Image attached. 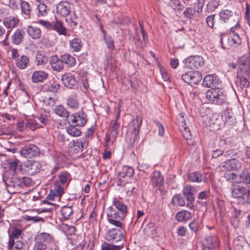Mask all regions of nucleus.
Segmentation results:
<instances>
[{
    "mask_svg": "<svg viewBox=\"0 0 250 250\" xmlns=\"http://www.w3.org/2000/svg\"><path fill=\"white\" fill-rule=\"evenodd\" d=\"M111 207H113V208L119 212L123 213L126 215L127 213V207L123 203L115 199L113 201V206Z\"/></svg>",
    "mask_w": 250,
    "mask_h": 250,
    "instance_id": "nucleus-32",
    "label": "nucleus"
},
{
    "mask_svg": "<svg viewBox=\"0 0 250 250\" xmlns=\"http://www.w3.org/2000/svg\"><path fill=\"white\" fill-rule=\"evenodd\" d=\"M220 0H210L206 4V11L208 12L214 11L220 5Z\"/></svg>",
    "mask_w": 250,
    "mask_h": 250,
    "instance_id": "nucleus-38",
    "label": "nucleus"
},
{
    "mask_svg": "<svg viewBox=\"0 0 250 250\" xmlns=\"http://www.w3.org/2000/svg\"><path fill=\"white\" fill-rule=\"evenodd\" d=\"M55 112L58 116L66 118L68 121L69 120V112L62 105L56 106L55 108Z\"/></svg>",
    "mask_w": 250,
    "mask_h": 250,
    "instance_id": "nucleus-36",
    "label": "nucleus"
},
{
    "mask_svg": "<svg viewBox=\"0 0 250 250\" xmlns=\"http://www.w3.org/2000/svg\"><path fill=\"white\" fill-rule=\"evenodd\" d=\"M25 32L23 29H17L12 36V42L15 44H19L23 39Z\"/></svg>",
    "mask_w": 250,
    "mask_h": 250,
    "instance_id": "nucleus-29",
    "label": "nucleus"
},
{
    "mask_svg": "<svg viewBox=\"0 0 250 250\" xmlns=\"http://www.w3.org/2000/svg\"><path fill=\"white\" fill-rule=\"evenodd\" d=\"M51 236L49 233L42 232L38 235L35 238L36 242H40V243H49L51 241Z\"/></svg>",
    "mask_w": 250,
    "mask_h": 250,
    "instance_id": "nucleus-39",
    "label": "nucleus"
},
{
    "mask_svg": "<svg viewBox=\"0 0 250 250\" xmlns=\"http://www.w3.org/2000/svg\"><path fill=\"white\" fill-rule=\"evenodd\" d=\"M62 81L63 84L69 88H76L78 83L75 78L70 74H64L62 77Z\"/></svg>",
    "mask_w": 250,
    "mask_h": 250,
    "instance_id": "nucleus-19",
    "label": "nucleus"
},
{
    "mask_svg": "<svg viewBox=\"0 0 250 250\" xmlns=\"http://www.w3.org/2000/svg\"><path fill=\"white\" fill-rule=\"evenodd\" d=\"M220 20L232 26L231 30L239 26L240 16L228 9L222 10L219 13Z\"/></svg>",
    "mask_w": 250,
    "mask_h": 250,
    "instance_id": "nucleus-1",
    "label": "nucleus"
},
{
    "mask_svg": "<svg viewBox=\"0 0 250 250\" xmlns=\"http://www.w3.org/2000/svg\"><path fill=\"white\" fill-rule=\"evenodd\" d=\"M182 78L185 83L192 85L197 84L202 77L199 71H189L182 75Z\"/></svg>",
    "mask_w": 250,
    "mask_h": 250,
    "instance_id": "nucleus-8",
    "label": "nucleus"
},
{
    "mask_svg": "<svg viewBox=\"0 0 250 250\" xmlns=\"http://www.w3.org/2000/svg\"><path fill=\"white\" fill-rule=\"evenodd\" d=\"M69 43L70 49L74 52L79 51L83 45L82 41L78 38H74L70 41Z\"/></svg>",
    "mask_w": 250,
    "mask_h": 250,
    "instance_id": "nucleus-34",
    "label": "nucleus"
},
{
    "mask_svg": "<svg viewBox=\"0 0 250 250\" xmlns=\"http://www.w3.org/2000/svg\"><path fill=\"white\" fill-rule=\"evenodd\" d=\"M171 7L175 10H182L183 6L181 4V2L179 0H174L171 2Z\"/></svg>",
    "mask_w": 250,
    "mask_h": 250,
    "instance_id": "nucleus-60",
    "label": "nucleus"
},
{
    "mask_svg": "<svg viewBox=\"0 0 250 250\" xmlns=\"http://www.w3.org/2000/svg\"><path fill=\"white\" fill-rule=\"evenodd\" d=\"M87 143L85 140L77 139L70 142L69 146L75 153H81L83 151V148L87 146Z\"/></svg>",
    "mask_w": 250,
    "mask_h": 250,
    "instance_id": "nucleus-15",
    "label": "nucleus"
},
{
    "mask_svg": "<svg viewBox=\"0 0 250 250\" xmlns=\"http://www.w3.org/2000/svg\"><path fill=\"white\" fill-rule=\"evenodd\" d=\"M181 133L186 140H190L192 138V135L189 130L188 127L186 125L184 127L180 128Z\"/></svg>",
    "mask_w": 250,
    "mask_h": 250,
    "instance_id": "nucleus-50",
    "label": "nucleus"
},
{
    "mask_svg": "<svg viewBox=\"0 0 250 250\" xmlns=\"http://www.w3.org/2000/svg\"><path fill=\"white\" fill-rule=\"evenodd\" d=\"M23 247V243L20 240H15L14 246L12 248H8L11 250H19Z\"/></svg>",
    "mask_w": 250,
    "mask_h": 250,
    "instance_id": "nucleus-64",
    "label": "nucleus"
},
{
    "mask_svg": "<svg viewBox=\"0 0 250 250\" xmlns=\"http://www.w3.org/2000/svg\"><path fill=\"white\" fill-rule=\"evenodd\" d=\"M239 64L240 65L241 70L245 71V74L250 77V56L246 54L239 58Z\"/></svg>",
    "mask_w": 250,
    "mask_h": 250,
    "instance_id": "nucleus-14",
    "label": "nucleus"
},
{
    "mask_svg": "<svg viewBox=\"0 0 250 250\" xmlns=\"http://www.w3.org/2000/svg\"><path fill=\"white\" fill-rule=\"evenodd\" d=\"M219 242L215 235L207 237L202 245L201 250H218Z\"/></svg>",
    "mask_w": 250,
    "mask_h": 250,
    "instance_id": "nucleus-9",
    "label": "nucleus"
},
{
    "mask_svg": "<svg viewBox=\"0 0 250 250\" xmlns=\"http://www.w3.org/2000/svg\"><path fill=\"white\" fill-rule=\"evenodd\" d=\"M36 62L38 65H44L47 62L48 59L45 55L38 52L36 54Z\"/></svg>",
    "mask_w": 250,
    "mask_h": 250,
    "instance_id": "nucleus-46",
    "label": "nucleus"
},
{
    "mask_svg": "<svg viewBox=\"0 0 250 250\" xmlns=\"http://www.w3.org/2000/svg\"><path fill=\"white\" fill-rule=\"evenodd\" d=\"M29 63V58L25 55L21 56L20 58L17 61V66L20 69H24L26 68Z\"/></svg>",
    "mask_w": 250,
    "mask_h": 250,
    "instance_id": "nucleus-40",
    "label": "nucleus"
},
{
    "mask_svg": "<svg viewBox=\"0 0 250 250\" xmlns=\"http://www.w3.org/2000/svg\"><path fill=\"white\" fill-rule=\"evenodd\" d=\"M214 18H215L214 15H211L207 17L206 22H207L208 26L209 27L213 28V27L214 26Z\"/></svg>",
    "mask_w": 250,
    "mask_h": 250,
    "instance_id": "nucleus-63",
    "label": "nucleus"
},
{
    "mask_svg": "<svg viewBox=\"0 0 250 250\" xmlns=\"http://www.w3.org/2000/svg\"><path fill=\"white\" fill-rule=\"evenodd\" d=\"M237 203L242 205L248 206L250 204V188L247 189L245 193L237 200Z\"/></svg>",
    "mask_w": 250,
    "mask_h": 250,
    "instance_id": "nucleus-33",
    "label": "nucleus"
},
{
    "mask_svg": "<svg viewBox=\"0 0 250 250\" xmlns=\"http://www.w3.org/2000/svg\"><path fill=\"white\" fill-rule=\"evenodd\" d=\"M21 234V230L20 229L17 228H13V232L9 238L8 248H12L14 247L15 240H17L20 237Z\"/></svg>",
    "mask_w": 250,
    "mask_h": 250,
    "instance_id": "nucleus-26",
    "label": "nucleus"
},
{
    "mask_svg": "<svg viewBox=\"0 0 250 250\" xmlns=\"http://www.w3.org/2000/svg\"><path fill=\"white\" fill-rule=\"evenodd\" d=\"M188 179L192 182L200 183L204 179V176L200 173L194 172L188 174Z\"/></svg>",
    "mask_w": 250,
    "mask_h": 250,
    "instance_id": "nucleus-41",
    "label": "nucleus"
},
{
    "mask_svg": "<svg viewBox=\"0 0 250 250\" xmlns=\"http://www.w3.org/2000/svg\"><path fill=\"white\" fill-rule=\"evenodd\" d=\"M21 155L25 158H32L40 155L39 147L33 144H29L22 147L20 150Z\"/></svg>",
    "mask_w": 250,
    "mask_h": 250,
    "instance_id": "nucleus-6",
    "label": "nucleus"
},
{
    "mask_svg": "<svg viewBox=\"0 0 250 250\" xmlns=\"http://www.w3.org/2000/svg\"><path fill=\"white\" fill-rule=\"evenodd\" d=\"M171 203L174 206H184L185 201L183 197L180 195H176L173 197Z\"/></svg>",
    "mask_w": 250,
    "mask_h": 250,
    "instance_id": "nucleus-45",
    "label": "nucleus"
},
{
    "mask_svg": "<svg viewBox=\"0 0 250 250\" xmlns=\"http://www.w3.org/2000/svg\"><path fill=\"white\" fill-rule=\"evenodd\" d=\"M194 10L191 7H187L184 11V15L186 18L191 19L194 15Z\"/></svg>",
    "mask_w": 250,
    "mask_h": 250,
    "instance_id": "nucleus-62",
    "label": "nucleus"
},
{
    "mask_svg": "<svg viewBox=\"0 0 250 250\" xmlns=\"http://www.w3.org/2000/svg\"><path fill=\"white\" fill-rule=\"evenodd\" d=\"M142 122V119L139 116H137L132 121L131 128L128 130L126 139V141L131 146H133L139 139V128L141 126Z\"/></svg>",
    "mask_w": 250,
    "mask_h": 250,
    "instance_id": "nucleus-2",
    "label": "nucleus"
},
{
    "mask_svg": "<svg viewBox=\"0 0 250 250\" xmlns=\"http://www.w3.org/2000/svg\"><path fill=\"white\" fill-rule=\"evenodd\" d=\"M225 119V124L227 125H231L234 123L235 119V118L230 115L229 112L227 113H224Z\"/></svg>",
    "mask_w": 250,
    "mask_h": 250,
    "instance_id": "nucleus-56",
    "label": "nucleus"
},
{
    "mask_svg": "<svg viewBox=\"0 0 250 250\" xmlns=\"http://www.w3.org/2000/svg\"><path fill=\"white\" fill-rule=\"evenodd\" d=\"M21 163L16 159L11 161L9 164V167L14 173H17L21 171Z\"/></svg>",
    "mask_w": 250,
    "mask_h": 250,
    "instance_id": "nucleus-37",
    "label": "nucleus"
},
{
    "mask_svg": "<svg viewBox=\"0 0 250 250\" xmlns=\"http://www.w3.org/2000/svg\"><path fill=\"white\" fill-rule=\"evenodd\" d=\"M38 119L43 125H46L49 123V115L48 114L42 113Z\"/></svg>",
    "mask_w": 250,
    "mask_h": 250,
    "instance_id": "nucleus-54",
    "label": "nucleus"
},
{
    "mask_svg": "<svg viewBox=\"0 0 250 250\" xmlns=\"http://www.w3.org/2000/svg\"><path fill=\"white\" fill-rule=\"evenodd\" d=\"M75 125H71L66 128L67 132L71 136L74 137L79 136L81 134V131L76 127Z\"/></svg>",
    "mask_w": 250,
    "mask_h": 250,
    "instance_id": "nucleus-42",
    "label": "nucleus"
},
{
    "mask_svg": "<svg viewBox=\"0 0 250 250\" xmlns=\"http://www.w3.org/2000/svg\"><path fill=\"white\" fill-rule=\"evenodd\" d=\"M204 63L203 58L199 56H190L185 60V65L190 69H197Z\"/></svg>",
    "mask_w": 250,
    "mask_h": 250,
    "instance_id": "nucleus-12",
    "label": "nucleus"
},
{
    "mask_svg": "<svg viewBox=\"0 0 250 250\" xmlns=\"http://www.w3.org/2000/svg\"><path fill=\"white\" fill-rule=\"evenodd\" d=\"M122 228V227L110 229L106 234L107 241H111L113 243H117V245H120L121 248H123L122 245L125 241L123 229Z\"/></svg>",
    "mask_w": 250,
    "mask_h": 250,
    "instance_id": "nucleus-4",
    "label": "nucleus"
},
{
    "mask_svg": "<svg viewBox=\"0 0 250 250\" xmlns=\"http://www.w3.org/2000/svg\"><path fill=\"white\" fill-rule=\"evenodd\" d=\"M145 231L147 236L154 237L156 234V229L153 224H150L145 229Z\"/></svg>",
    "mask_w": 250,
    "mask_h": 250,
    "instance_id": "nucleus-47",
    "label": "nucleus"
},
{
    "mask_svg": "<svg viewBox=\"0 0 250 250\" xmlns=\"http://www.w3.org/2000/svg\"><path fill=\"white\" fill-rule=\"evenodd\" d=\"M50 64L52 69L57 72H60L63 69V64L62 58L59 59L56 55L50 57Z\"/></svg>",
    "mask_w": 250,
    "mask_h": 250,
    "instance_id": "nucleus-20",
    "label": "nucleus"
},
{
    "mask_svg": "<svg viewBox=\"0 0 250 250\" xmlns=\"http://www.w3.org/2000/svg\"><path fill=\"white\" fill-rule=\"evenodd\" d=\"M3 180L7 186L12 187H15L22 185L28 187L30 185L32 182L31 178L26 177H23L21 179L16 177H12L6 179L4 178Z\"/></svg>",
    "mask_w": 250,
    "mask_h": 250,
    "instance_id": "nucleus-7",
    "label": "nucleus"
},
{
    "mask_svg": "<svg viewBox=\"0 0 250 250\" xmlns=\"http://www.w3.org/2000/svg\"><path fill=\"white\" fill-rule=\"evenodd\" d=\"M26 219L27 221H31L33 223L44 222V219L43 218L38 216H31L29 215H26Z\"/></svg>",
    "mask_w": 250,
    "mask_h": 250,
    "instance_id": "nucleus-58",
    "label": "nucleus"
},
{
    "mask_svg": "<svg viewBox=\"0 0 250 250\" xmlns=\"http://www.w3.org/2000/svg\"><path fill=\"white\" fill-rule=\"evenodd\" d=\"M103 32L104 34V40L106 42L107 48L111 50H113L115 48L114 40L110 36H106L105 32L104 30H103Z\"/></svg>",
    "mask_w": 250,
    "mask_h": 250,
    "instance_id": "nucleus-49",
    "label": "nucleus"
},
{
    "mask_svg": "<svg viewBox=\"0 0 250 250\" xmlns=\"http://www.w3.org/2000/svg\"><path fill=\"white\" fill-rule=\"evenodd\" d=\"M107 219L109 222L118 228H122L123 224L121 222L125 214L119 212L113 208V207H109L107 210Z\"/></svg>",
    "mask_w": 250,
    "mask_h": 250,
    "instance_id": "nucleus-5",
    "label": "nucleus"
},
{
    "mask_svg": "<svg viewBox=\"0 0 250 250\" xmlns=\"http://www.w3.org/2000/svg\"><path fill=\"white\" fill-rule=\"evenodd\" d=\"M28 35L34 39H39L41 35V29L34 26L30 25L27 29Z\"/></svg>",
    "mask_w": 250,
    "mask_h": 250,
    "instance_id": "nucleus-30",
    "label": "nucleus"
},
{
    "mask_svg": "<svg viewBox=\"0 0 250 250\" xmlns=\"http://www.w3.org/2000/svg\"><path fill=\"white\" fill-rule=\"evenodd\" d=\"M220 169L223 171H230L232 170L230 160L229 159L223 162L219 166Z\"/></svg>",
    "mask_w": 250,
    "mask_h": 250,
    "instance_id": "nucleus-53",
    "label": "nucleus"
},
{
    "mask_svg": "<svg viewBox=\"0 0 250 250\" xmlns=\"http://www.w3.org/2000/svg\"><path fill=\"white\" fill-rule=\"evenodd\" d=\"M186 119L185 118L184 113L182 112L179 114L177 118V123L179 125V128L187 125L186 123Z\"/></svg>",
    "mask_w": 250,
    "mask_h": 250,
    "instance_id": "nucleus-52",
    "label": "nucleus"
},
{
    "mask_svg": "<svg viewBox=\"0 0 250 250\" xmlns=\"http://www.w3.org/2000/svg\"><path fill=\"white\" fill-rule=\"evenodd\" d=\"M39 15L40 16H45L47 14V7L44 3H40L37 7Z\"/></svg>",
    "mask_w": 250,
    "mask_h": 250,
    "instance_id": "nucleus-55",
    "label": "nucleus"
},
{
    "mask_svg": "<svg viewBox=\"0 0 250 250\" xmlns=\"http://www.w3.org/2000/svg\"><path fill=\"white\" fill-rule=\"evenodd\" d=\"M119 124L115 121L109 129V133L106 134L105 140L106 142H111L113 143L117 135H118V129Z\"/></svg>",
    "mask_w": 250,
    "mask_h": 250,
    "instance_id": "nucleus-17",
    "label": "nucleus"
},
{
    "mask_svg": "<svg viewBox=\"0 0 250 250\" xmlns=\"http://www.w3.org/2000/svg\"><path fill=\"white\" fill-rule=\"evenodd\" d=\"M87 121L86 115L83 111H79L76 114H73L70 116L68 122L78 126L84 125Z\"/></svg>",
    "mask_w": 250,
    "mask_h": 250,
    "instance_id": "nucleus-10",
    "label": "nucleus"
},
{
    "mask_svg": "<svg viewBox=\"0 0 250 250\" xmlns=\"http://www.w3.org/2000/svg\"><path fill=\"white\" fill-rule=\"evenodd\" d=\"M134 174V169L128 166H124L123 167L121 171L119 173V181H118V185L122 186L124 184V180H122L123 178H131Z\"/></svg>",
    "mask_w": 250,
    "mask_h": 250,
    "instance_id": "nucleus-13",
    "label": "nucleus"
},
{
    "mask_svg": "<svg viewBox=\"0 0 250 250\" xmlns=\"http://www.w3.org/2000/svg\"><path fill=\"white\" fill-rule=\"evenodd\" d=\"M41 168V164L36 161H29L26 164V170L31 175L39 172Z\"/></svg>",
    "mask_w": 250,
    "mask_h": 250,
    "instance_id": "nucleus-21",
    "label": "nucleus"
},
{
    "mask_svg": "<svg viewBox=\"0 0 250 250\" xmlns=\"http://www.w3.org/2000/svg\"><path fill=\"white\" fill-rule=\"evenodd\" d=\"M194 188L189 186L185 187L183 189V195L186 198L187 200L189 203H191L194 200Z\"/></svg>",
    "mask_w": 250,
    "mask_h": 250,
    "instance_id": "nucleus-28",
    "label": "nucleus"
},
{
    "mask_svg": "<svg viewBox=\"0 0 250 250\" xmlns=\"http://www.w3.org/2000/svg\"><path fill=\"white\" fill-rule=\"evenodd\" d=\"M56 12L60 16H68L70 13V4L66 1L59 2L56 5Z\"/></svg>",
    "mask_w": 250,
    "mask_h": 250,
    "instance_id": "nucleus-16",
    "label": "nucleus"
},
{
    "mask_svg": "<svg viewBox=\"0 0 250 250\" xmlns=\"http://www.w3.org/2000/svg\"><path fill=\"white\" fill-rule=\"evenodd\" d=\"M232 170H239L241 167V163L234 158L230 159Z\"/></svg>",
    "mask_w": 250,
    "mask_h": 250,
    "instance_id": "nucleus-57",
    "label": "nucleus"
},
{
    "mask_svg": "<svg viewBox=\"0 0 250 250\" xmlns=\"http://www.w3.org/2000/svg\"><path fill=\"white\" fill-rule=\"evenodd\" d=\"M27 127L34 131L38 127L37 122L34 120H30L26 124Z\"/></svg>",
    "mask_w": 250,
    "mask_h": 250,
    "instance_id": "nucleus-61",
    "label": "nucleus"
},
{
    "mask_svg": "<svg viewBox=\"0 0 250 250\" xmlns=\"http://www.w3.org/2000/svg\"><path fill=\"white\" fill-rule=\"evenodd\" d=\"M164 182V179L159 171L153 172L151 182L153 186H161Z\"/></svg>",
    "mask_w": 250,
    "mask_h": 250,
    "instance_id": "nucleus-27",
    "label": "nucleus"
},
{
    "mask_svg": "<svg viewBox=\"0 0 250 250\" xmlns=\"http://www.w3.org/2000/svg\"><path fill=\"white\" fill-rule=\"evenodd\" d=\"M53 28L59 33V34L65 35L66 29L63 27L61 22L57 21L54 24Z\"/></svg>",
    "mask_w": 250,
    "mask_h": 250,
    "instance_id": "nucleus-51",
    "label": "nucleus"
},
{
    "mask_svg": "<svg viewBox=\"0 0 250 250\" xmlns=\"http://www.w3.org/2000/svg\"><path fill=\"white\" fill-rule=\"evenodd\" d=\"M121 246L120 245H114L107 243H104L102 245L101 250H120Z\"/></svg>",
    "mask_w": 250,
    "mask_h": 250,
    "instance_id": "nucleus-48",
    "label": "nucleus"
},
{
    "mask_svg": "<svg viewBox=\"0 0 250 250\" xmlns=\"http://www.w3.org/2000/svg\"><path fill=\"white\" fill-rule=\"evenodd\" d=\"M73 212L72 206H64L61 209L62 214L65 220L69 219Z\"/></svg>",
    "mask_w": 250,
    "mask_h": 250,
    "instance_id": "nucleus-43",
    "label": "nucleus"
},
{
    "mask_svg": "<svg viewBox=\"0 0 250 250\" xmlns=\"http://www.w3.org/2000/svg\"><path fill=\"white\" fill-rule=\"evenodd\" d=\"M206 97L208 101L217 104H222L227 100L226 95L219 88L208 90L207 92Z\"/></svg>",
    "mask_w": 250,
    "mask_h": 250,
    "instance_id": "nucleus-3",
    "label": "nucleus"
},
{
    "mask_svg": "<svg viewBox=\"0 0 250 250\" xmlns=\"http://www.w3.org/2000/svg\"><path fill=\"white\" fill-rule=\"evenodd\" d=\"M246 189V188L243 186L234 185L231 188L232 196L233 197L236 198L237 200L243 195Z\"/></svg>",
    "mask_w": 250,
    "mask_h": 250,
    "instance_id": "nucleus-22",
    "label": "nucleus"
},
{
    "mask_svg": "<svg viewBox=\"0 0 250 250\" xmlns=\"http://www.w3.org/2000/svg\"><path fill=\"white\" fill-rule=\"evenodd\" d=\"M20 20L17 16H9L3 19V23L7 28H14L18 26Z\"/></svg>",
    "mask_w": 250,
    "mask_h": 250,
    "instance_id": "nucleus-18",
    "label": "nucleus"
},
{
    "mask_svg": "<svg viewBox=\"0 0 250 250\" xmlns=\"http://www.w3.org/2000/svg\"><path fill=\"white\" fill-rule=\"evenodd\" d=\"M33 250H47V247L45 244L36 241Z\"/></svg>",
    "mask_w": 250,
    "mask_h": 250,
    "instance_id": "nucleus-59",
    "label": "nucleus"
},
{
    "mask_svg": "<svg viewBox=\"0 0 250 250\" xmlns=\"http://www.w3.org/2000/svg\"><path fill=\"white\" fill-rule=\"evenodd\" d=\"M192 213L187 210H182L178 212L175 216L176 219L178 222H185L191 219Z\"/></svg>",
    "mask_w": 250,
    "mask_h": 250,
    "instance_id": "nucleus-23",
    "label": "nucleus"
},
{
    "mask_svg": "<svg viewBox=\"0 0 250 250\" xmlns=\"http://www.w3.org/2000/svg\"><path fill=\"white\" fill-rule=\"evenodd\" d=\"M66 104L71 108L76 109L79 106V103L77 99L76 94H72L68 97L66 101Z\"/></svg>",
    "mask_w": 250,
    "mask_h": 250,
    "instance_id": "nucleus-31",
    "label": "nucleus"
},
{
    "mask_svg": "<svg viewBox=\"0 0 250 250\" xmlns=\"http://www.w3.org/2000/svg\"><path fill=\"white\" fill-rule=\"evenodd\" d=\"M48 76V74L43 71H36L32 75V80L34 83H41L46 79Z\"/></svg>",
    "mask_w": 250,
    "mask_h": 250,
    "instance_id": "nucleus-24",
    "label": "nucleus"
},
{
    "mask_svg": "<svg viewBox=\"0 0 250 250\" xmlns=\"http://www.w3.org/2000/svg\"><path fill=\"white\" fill-rule=\"evenodd\" d=\"M233 179L237 183L243 184L250 187V172L247 169H244L238 174L233 175Z\"/></svg>",
    "mask_w": 250,
    "mask_h": 250,
    "instance_id": "nucleus-11",
    "label": "nucleus"
},
{
    "mask_svg": "<svg viewBox=\"0 0 250 250\" xmlns=\"http://www.w3.org/2000/svg\"><path fill=\"white\" fill-rule=\"evenodd\" d=\"M218 82L216 77L212 75H208L204 77L202 84L207 87H212L215 86Z\"/></svg>",
    "mask_w": 250,
    "mask_h": 250,
    "instance_id": "nucleus-25",
    "label": "nucleus"
},
{
    "mask_svg": "<svg viewBox=\"0 0 250 250\" xmlns=\"http://www.w3.org/2000/svg\"><path fill=\"white\" fill-rule=\"evenodd\" d=\"M62 63L67 64L69 66H73L76 64V59L74 57L68 54L62 55L61 56Z\"/></svg>",
    "mask_w": 250,
    "mask_h": 250,
    "instance_id": "nucleus-35",
    "label": "nucleus"
},
{
    "mask_svg": "<svg viewBox=\"0 0 250 250\" xmlns=\"http://www.w3.org/2000/svg\"><path fill=\"white\" fill-rule=\"evenodd\" d=\"M21 7L22 12L26 15L28 18H30L31 9L29 4L26 1H22L21 2Z\"/></svg>",
    "mask_w": 250,
    "mask_h": 250,
    "instance_id": "nucleus-44",
    "label": "nucleus"
}]
</instances>
